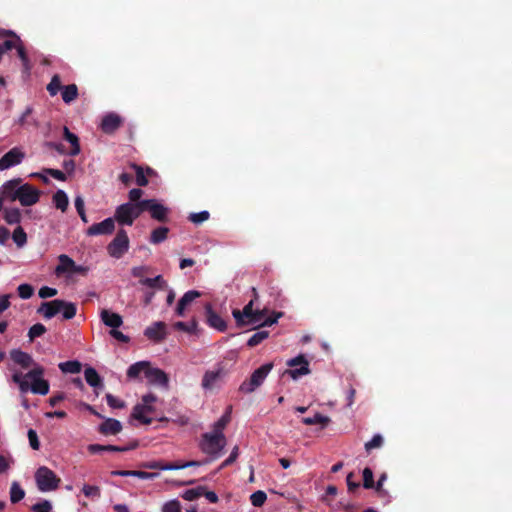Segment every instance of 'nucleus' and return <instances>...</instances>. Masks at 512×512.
<instances>
[{"instance_id": "nucleus-1", "label": "nucleus", "mask_w": 512, "mask_h": 512, "mask_svg": "<svg viewBox=\"0 0 512 512\" xmlns=\"http://www.w3.org/2000/svg\"><path fill=\"white\" fill-rule=\"evenodd\" d=\"M37 312L42 314L44 318L51 319L58 313L62 312L64 320H70L76 316L77 306L72 302L61 299L42 302Z\"/></svg>"}, {"instance_id": "nucleus-2", "label": "nucleus", "mask_w": 512, "mask_h": 512, "mask_svg": "<svg viewBox=\"0 0 512 512\" xmlns=\"http://www.w3.org/2000/svg\"><path fill=\"white\" fill-rule=\"evenodd\" d=\"M226 444L227 440L224 434L211 431L201 435L199 449L209 456L210 461H213L222 456Z\"/></svg>"}, {"instance_id": "nucleus-3", "label": "nucleus", "mask_w": 512, "mask_h": 512, "mask_svg": "<svg viewBox=\"0 0 512 512\" xmlns=\"http://www.w3.org/2000/svg\"><path fill=\"white\" fill-rule=\"evenodd\" d=\"M12 381L19 386L22 393H26L29 390L32 393L39 395H46L49 393L50 385L44 378L25 380L21 372H15L12 375Z\"/></svg>"}, {"instance_id": "nucleus-4", "label": "nucleus", "mask_w": 512, "mask_h": 512, "mask_svg": "<svg viewBox=\"0 0 512 512\" xmlns=\"http://www.w3.org/2000/svg\"><path fill=\"white\" fill-rule=\"evenodd\" d=\"M273 363H265L259 368H257L250 376L248 380H245L239 386V391L245 394H250L254 392L257 388H259L268 374L273 369Z\"/></svg>"}, {"instance_id": "nucleus-5", "label": "nucleus", "mask_w": 512, "mask_h": 512, "mask_svg": "<svg viewBox=\"0 0 512 512\" xmlns=\"http://www.w3.org/2000/svg\"><path fill=\"white\" fill-rule=\"evenodd\" d=\"M35 480L38 489L42 492L56 490L61 482V479L46 466H41L36 470Z\"/></svg>"}, {"instance_id": "nucleus-6", "label": "nucleus", "mask_w": 512, "mask_h": 512, "mask_svg": "<svg viewBox=\"0 0 512 512\" xmlns=\"http://www.w3.org/2000/svg\"><path fill=\"white\" fill-rule=\"evenodd\" d=\"M227 376V370L221 364H218L215 369L207 370L202 378L201 386L204 390H213L219 388Z\"/></svg>"}, {"instance_id": "nucleus-7", "label": "nucleus", "mask_w": 512, "mask_h": 512, "mask_svg": "<svg viewBox=\"0 0 512 512\" xmlns=\"http://www.w3.org/2000/svg\"><path fill=\"white\" fill-rule=\"evenodd\" d=\"M129 249V238L124 229L118 230L114 239L108 244V254L116 259L121 258Z\"/></svg>"}, {"instance_id": "nucleus-8", "label": "nucleus", "mask_w": 512, "mask_h": 512, "mask_svg": "<svg viewBox=\"0 0 512 512\" xmlns=\"http://www.w3.org/2000/svg\"><path fill=\"white\" fill-rule=\"evenodd\" d=\"M40 191L30 184L18 187L13 194V201L19 200L22 206H32L39 201Z\"/></svg>"}, {"instance_id": "nucleus-9", "label": "nucleus", "mask_w": 512, "mask_h": 512, "mask_svg": "<svg viewBox=\"0 0 512 512\" xmlns=\"http://www.w3.org/2000/svg\"><path fill=\"white\" fill-rule=\"evenodd\" d=\"M287 365L290 369L286 370L284 375H289L294 380L310 373L309 362L304 355H298L288 360Z\"/></svg>"}, {"instance_id": "nucleus-10", "label": "nucleus", "mask_w": 512, "mask_h": 512, "mask_svg": "<svg viewBox=\"0 0 512 512\" xmlns=\"http://www.w3.org/2000/svg\"><path fill=\"white\" fill-rule=\"evenodd\" d=\"M123 125V118L114 113L110 112L103 116L100 129L104 134L112 135Z\"/></svg>"}, {"instance_id": "nucleus-11", "label": "nucleus", "mask_w": 512, "mask_h": 512, "mask_svg": "<svg viewBox=\"0 0 512 512\" xmlns=\"http://www.w3.org/2000/svg\"><path fill=\"white\" fill-rule=\"evenodd\" d=\"M206 323L211 327L220 332H225L227 329L226 321L217 314L211 305V303H206L204 306Z\"/></svg>"}, {"instance_id": "nucleus-12", "label": "nucleus", "mask_w": 512, "mask_h": 512, "mask_svg": "<svg viewBox=\"0 0 512 512\" xmlns=\"http://www.w3.org/2000/svg\"><path fill=\"white\" fill-rule=\"evenodd\" d=\"M24 157L25 154L19 148H12L0 158V170L3 171L20 164Z\"/></svg>"}, {"instance_id": "nucleus-13", "label": "nucleus", "mask_w": 512, "mask_h": 512, "mask_svg": "<svg viewBox=\"0 0 512 512\" xmlns=\"http://www.w3.org/2000/svg\"><path fill=\"white\" fill-rule=\"evenodd\" d=\"M148 204L146 205V211H148L151 217L159 222L168 221L169 209L163 204L159 203L156 199H146Z\"/></svg>"}, {"instance_id": "nucleus-14", "label": "nucleus", "mask_w": 512, "mask_h": 512, "mask_svg": "<svg viewBox=\"0 0 512 512\" xmlns=\"http://www.w3.org/2000/svg\"><path fill=\"white\" fill-rule=\"evenodd\" d=\"M115 230V221L113 218H106L102 222L92 224L86 231L88 236L110 235Z\"/></svg>"}, {"instance_id": "nucleus-15", "label": "nucleus", "mask_w": 512, "mask_h": 512, "mask_svg": "<svg viewBox=\"0 0 512 512\" xmlns=\"http://www.w3.org/2000/svg\"><path fill=\"white\" fill-rule=\"evenodd\" d=\"M166 328L167 325L165 322L157 321L154 322L152 325L148 326L144 330V335L149 340H152L154 342H161L167 337Z\"/></svg>"}, {"instance_id": "nucleus-16", "label": "nucleus", "mask_w": 512, "mask_h": 512, "mask_svg": "<svg viewBox=\"0 0 512 512\" xmlns=\"http://www.w3.org/2000/svg\"><path fill=\"white\" fill-rule=\"evenodd\" d=\"M254 299L250 300L242 310L233 309L232 315L235 319L236 325L239 328L248 326L247 320H250L254 313Z\"/></svg>"}, {"instance_id": "nucleus-17", "label": "nucleus", "mask_w": 512, "mask_h": 512, "mask_svg": "<svg viewBox=\"0 0 512 512\" xmlns=\"http://www.w3.org/2000/svg\"><path fill=\"white\" fill-rule=\"evenodd\" d=\"M201 296V292L197 290L187 291L178 301L175 313L177 316L183 317L185 315L186 308L197 298Z\"/></svg>"}, {"instance_id": "nucleus-18", "label": "nucleus", "mask_w": 512, "mask_h": 512, "mask_svg": "<svg viewBox=\"0 0 512 512\" xmlns=\"http://www.w3.org/2000/svg\"><path fill=\"white\" fill-rule=\"evenodd\" d=\"M145 377L150 384H155L162 387L168 386L169 378L167 374L159 368H153L150 366L146 372Z\"/></svg>"}, {"instance_id": "nucleus-19", "label": "nucleus", "mask_w": 512, "mask_h": 512, "mask_svg": "<svg viewBox=\"0 0 512 512\" xmlns=\"http://www.w3.org/2000/svg\"><path fill=\"white\" fill-rule=\"evenodd\" d=\"M114 221H117L121 225L131 226L134 221L131 216L130 203H124L119 205L114 214Z\"/></svg>"}, {"instance_id": "nucleus-20", "label": "nucleus", "mask_w": 512, "mask_h": 512, "mask_svg": "<svg viewBox=\"0 0 512 512\" xmlns=\"http://www.w3.org/2000/svg\"><path fill=\"white\" fill-rule=\"evenodd\" d=\"M10 358L19 366L26 369L34 365V360L30 354L20 350L13 349L10 351Z\"/></svg>"}, {"instance_id": "nucleus-21", "label": "nucleus", "mask_w": 512, "mask_h": 512, "mask_svg": "<svg viewBox=\"0 0 512 512\" xmlns=\"http://www.w3.org/2000/svg\"><path fill=\"white\" fill-rule=\"evenodd\" d=\"M122 430V424L114 418H107L99 426V432L103 435H116Z\"/></svg>"}, {"instance_id": "nucleus-22", "label": "nucleus", "mask_w": 512, "mask_h": 512, "mask_svg": "<svg viewBox=\"0 0 512 512\" xmlns=\"http://www.w3.org/2000/svg\"><path fill=\"white\" fill-rule=\"evenodd\" d=\"M101 321L112 329L118 328L123 324L121 315L115 312H111L107 309H103L100 313Z\"/></svg>"}, {"instance_id": "nucleus-23", "label": "nucleus", "mask_w": 512, "mask_h": 512, "mask_svg": "<svg viewBox=\"0 0 512 512\" xmlns=\"http://www.w3.org/2000/svg\"><path fill=\"white\" fill-rule=\"evenodd\" d=\"M84 377H85L86 382L91 387L95 388V390H97L98 388L104 387L103 381L95 368H93V367L85 368Z\"/></svg>"}, {"instance_id": "nucleus-24", "label": "nucleus", "mask_w": 512, "mask_h": 512, "mask_svg": "<svg viewBox=\"0 0 512 512\" xmlns=\"http://www.w3.org/2000/svg\"><path fill=\"white\" fill-rule=\"evenodd\" d=\"M59 264L55 269L56 275L60 276L64 273H71L72 269L75 268V262L66 254H61L59 257Z\"/></svg>"}, {"instance_id": "nucleus-25", "label": "nucleus", "mask_w": 512, "mask_h": 512, "mask_svg": "<svg viewBox=\"0 0 512 512\" xmlns=\"http://www.w3.org/2000/svg\"><path fill=\"white\" fill-rule=\"evenodd\" d=\"M173 328L191 335H196L199 332V324L195 317H193L189 323L182 321L175 322Z\"/></svg>"}, {"instance_id": "nucleus-26", "label": "nucleus", "mask_w": 512, "mask_h": 512, "mask_svg": "<svg viewBox=\"0 0 512 512\" xmlns=\"http://www.w3.org/2000/svg\"><path fill=\"white\" fill-rule=\"evenodd\" d=\"M149 367H150V362H148V361L136 362L128 368L127 377L131 378V379H135V378H138L141 373H143L145 376Z\"/></svg>"}, {"instance_id": "nucleus-27", "label": "nucleus", "mask_w": 512, "mask_h": 512, "mask_svg": "<svg viewBox=\"0 0 512 512\" xmlns=\"http://www.w3.org/2000/svg\"><path fill=\"white\" fill-rule=\"evenodd\" d=\"M112 475L114 476H122V477H138L140 479H153L157 476L156 473H150L140 470H116L112 472Z\"/></svg>"}, {"instance_id": "nucleus-28", "label": "nucleus", "mask_w": 512, "mask_h": 512, "mask_svg": "<svg viewBox=\"0 0 512 512\" xmlns=\"http://www.w3.org/2000/svg\"><path fill=\"white\" fill-rule=\"evenodd\" d=\"M63 137L66 141H68L71 144V150L69 154L71 156H76L80 153V144H79V138L77 135L72 133L67 127H64L63 129Z\"/></svg>"}, {"instance_id": "nucleus-29", "label": "nucleus", "mask_w": 512, "mask_h": 512, "mask_svg": "<svg viewBox=\"0 0 512 512\" xmlns=\"http://www.w3.org/2000/svg\"><path fill=\"white\" fill-rule=\"evenodd\" d=\"M53 204L55 207L62 212H65L69 205V199L67 194L63 190H57L53 195Z\"/></svg>"}, {"instance_id": "nucleus-30", "label": "nucleus", "mask_w": 512, "mask_h": 512, "mask_svg": "<svg viewBox=\"0 0 512 512\" xmlns=\"http://www.w3.org/2000/svg\"><path fill=\"white\" fill-rule=\"evenodd\" d=\"M61 95L63 101L69 104L77 99L78 87L76 86V84H69L67 86H64Z\"/></svg>"}, {"instance_id": "nucleus-31", "label": "nucleus", "mask_w": 512, "mask_h": 512, "mask_svg": "<svg viewBox=\"0 0 512 512\" xmlns=\"http://www.w3.org/2000/svg\"><path fill=\"white\" fill-rule=\"evenodd\" d=\"M331 419L328 416L316 413L313 417H304L301 422L305 425L321 424L322 428L330 423Z\"/></svg>"}, {"instance_id": "nucleus-32", "label": "nucleus", "mask_w": 512, "mask_h": 512, "mask_svg": "<svg viewBox=\"0 0 512 512\" xmlns=\"http://www.w3.org/2000/svg\"><path fill=\"white\" fill-rule=\"evenodd\" d=\"M169 228L161 226L154 229L150 235V242L152 244H160L168 237Z\"/></svg>"}, {"instance_id": "nucleus-33", "label": "nucleus", "mask_w": 512, "mask_h": 512, "mask_svg": "<svg viewBox=\"0 0 512 512\" xmlns=\"http://www.w3.org/2000/svg\"><path fill=\"white\" fill-rule=\"evenodd\" d=\"M25 497V491L17 481H13L10 487V501L15 504Z\"/></svg>"}, {"instance_id": "nucleus-34", "label": "nucleus", "mask_w": 512, "mask_h": 512, "mask_svg": "<svg viewBox=\"0 0 512 512\" xmlns=\"http://www.w3.org/2000/svg\"><path fill=\"white\" fill-rule=\"evenodd\" d=\"M139 282L141 285L149 288L164 289L166 287V281L163 279L162 275H158L154 278H143Z\"/></svg>"}, {"instance_id": "nucleus-35", "label": "nucleus", "mask_w": 512, "mask_h": 512, "mask_svg": "<svg viewBox=\"0 0 512 512\" xmlns=\"http://www.w3.org/2000/svg\"><path fill=\"white\" fill-rule=\"evenodd\" d=\"M58 367L63 373L76 374L81 371L82 365L77 360H71L59 363Z\"/></svg>"}, {"instance_id": "nucleus-36", "label": "nucleus", "mask_w": 512, "mask_h": 512, "mask_svg": "<svg viewBox=\"0 0 512 512\" xmlns=\"http://www.w3.org/2000/svg\"><path fill=\"white\" fill-rule=\"evenodd\" d=\"M21 183V179H12L7 181L3 185L2 194L4 197L9 198L11 201H13V194L18 189L19 184Z\"/></svg>"}, {"instance_id": "nucleus-37", "label": "nucleus", "mask_w": 512, "mask_h": 512, "mask_svg": "<svg viewBox=\"0 0 512 512\" xmlns=\"http://www.w3.org/2000/svg\"><path fill=\"white\" fill-rule=\"evenodd\" d=\"M231 420V407L222 415L213 425V430L216 433L224 434L223 430Z\"/></svg>"}, {"instance_id": "nucleus-38", "label": "nucleus", "mask_w": 512, "mask_h": 512, "mask_svg": "<svg viewBox=\"0 0 512 512\" xmlns=\"http://www.w3.org/2000/svg\"><path fill=\"white\" fill-rule=\"evenodd\" d=\"M132 417L144 425H150L153 421L151 417L147 416V413L145 410H143V407L137 405L133 408Z\"/></svg>"}, {"instance_id": "nucleus-39", "label": "nucleus", "mask_w": 512, "mask_h": 512, "mask_svg": "<svg viewBox=\"0 0 512 512\" xmlns=\"http://www.w3.org/2000/svg\"><path fill=\"white\" fill-rule=\"evenodd\" d=\"M4 219L10 225L18 224L21 221V212L18 208L6 209Z\"/></svg>"}, {"instance_id": "nucleus-40", "label": "nucleus", "mask_w": 512, "mask_h": 512, "mask_svg": "<svg viewBox=\"0 0 512 512\" xmlns=\"http://www.w3.org/2000/svg\"><path fill=\"white\" fill-rule=\"evenodd\" d=\"M64 86L61 84V78L58 74L52 76L51 81L47 85L46 89L51 96L57 95V93L63 89Z\"/></svg>"}, {"instance_id": "nucleus-41", "label": "nucleus", "mask_w": 512, "mask_h": 512, "mask_svg": "<svg viewBox=\"0 0 512 512\" xmlns=\"http://www.w3.org/2000/svg\"><path fill=\"white\" fill-rule=\"evenodd\" d=\"M130 203V211L133 221H135L144 211H146V200L138 201L137 203Z\"/></svg>"}, {"instance_id": "nucleus-42", "label": "nucleus", "mask_w": 512, "mask_h": 512, "mask_svg": "<svg viewBox=\"0 0 512 512\" xmlns=\"http://www.w3.org/2000/svg\"><path fill=\"white\" fill-rule=\"evenodd\" d=\"M87 450L91 454H98L101 452H115L117 450V446L116 445L90 444L87 446Z\"/></svg>"}, {"instance_id": "nucleus-43", "label": "nucleus", "mask_w": 512, "mask_h": 512, "mask_svg": "<svg viewBox=\"0 0 512 512\" xmlns=\"http://www.w3.org/2000/svg\"><path fill=\"white\" fill-rule=\"evenodd\" d=\"M15 49L17 50L18 57L20 58L25 71H29L30 70L29 58L27 56L25 47L23 46L21 39H20V42H18L17 45L15 46Z\"/></svg>"}, {"instance_id": "nucleus-44", "label": "nucleus", "mask_w": 512, "mask_h": 512, "mask_svg": "<svg viewBox=\"0 0 512 512\" xmlns=\"http://www.w3.org/2000/svg\"><path fill=\"white\" fill-rule=\"evenodd\" d=\"M269 332L266 330H261L256 333H254L249 340L247 341V345L249 347H255L259 345L262 341H264L266 338H268Z\"/></svg>"}, {"instance_id": "nucleus-45", "label": "nucleus", "mask_w": 512, "mask_h": 512, "mask_svg": "<svg viewBox=\"0 0 512 512\" xmlns=\"http://www.w3.org/2000/svg\"><path fill=\"white\" fill-rule=\"evenodd\" d=\"M12 238L18 247H23L27 242V234L21 226L13 231Z\"/></svg>"}, {"instance_id": "nucleus-46", "label": "nucleus", "mask_w": 512, "mask_h": 512, "mask_svg": "<svg viewBox=\"0 0 512 512\" xmlns=\"http://www.w3.org/2000/svg\"><path fill=\"white\" fill-rule=\"evenodd\" d=\"M204 494V486H198L193 489L186 490L181 496L187 501H193Z\"/></svg>"}, {"instance_id": "nucleus-47", "label": "nucleus", "mask_w": 512, "mask_h": 512, "mask_svg": "<svg viewBox=\"0 0 512 512\" xmlns=\"http://www.w3.org/2000/svg\"><path fill=\"white\" fill-rule=\"evenodd\" d=\"M131 167L135 170L136 172V183L138 186L140 187H144V186H147L148 185V179L144 173V170L141 166L137 165V164H131Z\"/></svg>"}, {"instance_id": "nucleus-48", "label": "nucleus", "mask_w": 512, "mask_h": 512, "mask_svg": "<svg viewBox=\"0 0 512 512\" xmlns=\"http://www.w3.org/2000/svg\"><path fill=\"white\" fill-rule=\"evenodd\" d=\"M47 331L46 327L41 323H36L30 327L28 337L33 341L36 337L42 336Z\"/></svg>"}, {"instance_id": "nucleus-49", "label": "nucleus", "mask_w": 512, "mask_h": 512, "mask_svg": "<svg viewBox=\"0 0 512 512\" xmlns=\"http://www.w3.org/2000/svg\"><path fill=\"white\" fill-rule=\"evenodd\" d=\"M267 499V495L264 491L258 490L250 496V501L253 506L261 507Z\"/></svg>"}, {"instance_id": "nucleus-50", "label": "nucleus", "mask_w": 512, "mask_h": 512, "mask_svg": "<svg viewBox=\"0 0 512 512\" xmlns=\"http://www.w3.org/2000/svg\"><path fill=\"white\" fill-rule=\"evenodd\" d=\"M33 366H34L33 369H31L25 375H23V378L25 380L36 379V378H43V375L45 373V369L42 366H40V365H36L35 363H34Z\"/></svg>"}, {"instance_id": "nucleus-51", "label": "nucleus", "mask_w": 512, "mask_h": 512, "mask_svg": "<svg viewBox=\"0 0 512 512\" xmlns=\"http://www.w3.org/2000/svg\"><path fill=\"white\" fill-rule=\"evenodd\" d=\"M74 204H75L76 211L79 214L81 220L84 223H87L88 219H87V216L85 213L84 199L81 196H76L75 200H74Z\"/></svg>"}, {"instance_id": "nucleus-52", "label": "nucleus", "mask_w": 512, "mask_h": 512, "mask_svg": "<svg viewBox=\"0 0 512 512\" xmlns=\"http://www.w3.org/2000/svg\"><path fill=\"white\" fill-rule=\"evenodd\" d=\"M18 295L22 299H29L34 294V288L30 284H20L17 288Z\"/></svg>"}, {"instance_id": "nucleus-53", "label": "nucleus", "mask_w": 512, "mask_h": 512, "mask_svg": "<svg viewBox=\"0 0 512 512\" xmlns=\"http://www.w3.org/2000/svg\"><path fill=\"white\" fill-rule=\"evenodd\" d=\"M363 487L365 489L374 488L373 471L369 467H366L363 470Z\"/></svg>"}, {"instance_id": "nucleus-54", "label": "nucleus", "mask_w": 512, "mask_h": 512, "mask_svg": "<svg viewBox=\"0 0 512 512\" xmlns=\"http://www.w3.org/2000/svg\"><path fill=\"white\" fill-rule=\"evenodd\" d=\"M383 445V437L380 434H376L373 436V438L365 443V450L367 453H370V451L374 448H380Z\"/></svg>"}, {"instance_id": "nucleus-55", "label": "nucleus", "mask_w": 512, "mask_h": 512, "mask_svg": "<svg viewBox=\"0 0 512 512\" xmlns=\"http://www.w3.org/2000/svg\"><path fill=\"white\" fill-rule=\"evenodd\" d=\"M210 217V214L208 211H201L198 213H191L188 217L189 221H191L194 224H201L204 221L208 220Z\"/></svg>"}, {"instance_id": "nucleus-56", "label": "nucleus", "mask_w": 512, "mask_h": 512, "mask_svg": "<svg viewBox=\"0 0 512 512\" xmlns=\"http://www.w3.org/2000/svg\"><path fill=\"white\" fill-rule=\"evenodd\" d=\"M267 314V309H256L254 310V313H253V316L251 317L250 320H247L246 322H248V325H254V324H258V323H262L265 316Z\"/></svg>"}, {"instance_id": "nucleus-57", "label": "nucleus", "mask_w": 512, "mask_h": 512, "mask_svg": "<svg viewBox=\"0 0 512 512\" xmlns=\"http://www.w3.org/2000/svg\"><path fill=\"white\" fill-rule=\"evenodd\" d=\"M162 512H181V504L178 500H170L162 506Z\"/></svg>"}, {"instance_id": "nucleus-58", "label": "nucleus", "mask_w": 512, "mask_h": 512, "mask_svg": "<svg viewBox=\"0 0 512 512\" xmlns=\"http://www.w3.org/2000/svg\"><path fill=\"white\" fill-rule=\"evenodd\" d=\"M32 512H51L52 505L48 500H43L31 507Z\"/></svg>"}, {"instance_id": "nucleus-59", "label": "nucleus", "mask_w": 512, "mask_h": 512, "mask_svg": "<svg viewBox=\"0 0 512 512\" xmlns=\"http://www.w3.org/2000/svg\"><path fill=\"white\" fill-rule=\"evenodd\" d=\"M238 456H239V448H238V446H235L232 449L229 457L222 462V464L219 467V470H221V469H223V468L233 464L236 461V459L238 458Z\"/></svg>"}, {"instance_id": "nucleus-60", "label": "nucleus", "mask_w": 512, "mask_h": 512, "mask_svg": "<svg viewBox=\"0 0 512 512\" xmlns=\"http://www.w3.org/2000/svg\"><path fill=\"white\" fill-rule=\"evenodd\" d=\"M82 492L86 497H100V488L98 486L84 485Z\"/></svg>"}, {"instance_id": "nucleus-61", "label": "nucleus", "mask_w": 512, "mask_h": 512, "mask_svg": "<svg viewBox=\"0 0 512 512\" xmlns=\"http://www.w3.org/2000/svg\"><path fill=\"white\" fill-rule=\"evenodd\" d=\"M282 312H274L272 316L264 318L263 322L259 324V327H269L277 323L278 319L282 316Z\"/></svg>"}, {"instance_id": "nucleus-62", "label": "nucleus", "mask_w": 512, "mask_h": 512, "mask_svg": "<svg viewBox=\"0 0 512 512\" xmlns=\"http://www.w3.org/2000/svg\"><path fill=\"white\" fill-rule=\"evenodd\" d=\"M57 293V289L43 286L39 289L38 295L40 298L46 299L57 295Z\"/></svg>"}, {"instance_id": "nucleus-63", "label": "nucleus", "mask_w": 512, "mask_h": 512, "mask_svg": "<svg viewBox=\"0 0 512 512\" xmlns=\"http://www.w3.org/2000/svg\"><path fill=\"white\" fill-rule=\"evenodd\" d=\"M27 435H28L29 443H30V446L32 447V449L38 450L40 447V442H39L38 435H37L36 431L33 429H29Z\"/></svg>"}, {"instance_id": "nucleus-64", "label": "nucleus", "mask_w": 512, "mask_h": 512, "mask_svg": "<svg viewBox=\"0 0 512 512\" xmlns=\"http://www.w3.org/2000/svg\"><path fill=\"white\" fill-rule=\"evenodd\" d=\"M106 400H107V404L111 408H123L124 407V402L119 400V399H117L112 394H107L106 395Z\"/></svg>"}]
</instances>
